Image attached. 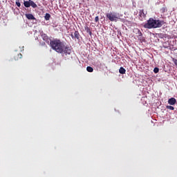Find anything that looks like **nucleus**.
Segmentation results:
<instances>
[{
  "label": "nucleus",
  "instance_id": "f257e3e1",
  "mask_svg": "<svg viewBox=\"0 0 177 177\" xmlns=\"http://www.w3.org/2000/svg\"><path fill=\"white\" fill-rule=\"evenodd\" d=\"M50 46L53 50L62 55H71V48L66 46L64 42L61 41L60 39H55L50 41Z\"/></svg>",
  "mask_w": 177,
  "mask_h": 177
},
{
  "label": "nucleus",
  "instance_id": "20e7f679",
  "mask_svg": "<svg viewBox=\"0 0 177 177\" xmlns=\"http://www.w3.org/2000/svg\"><path fill=\"white\" fill-rule=\"evenodd\" d=\"M168 103L170 106H174V104H176V99L175 97H171L168 100Z\"/></svg>",
  "mask_w": 177,
  "mask_h": 177
},
{
  "label": "nucleus",
  "instance_id": "dca6fc26",
  "mask_svg": "<svg viewBox=\"0 0 177 177\" xmlns=\"http://www.w3.org/2000/svg\"><path fill=\"white\" fill-rule=\"evenodd\" d=\"M160 71V69L157 67L154 68L153 69V73H155V74H157V73H158Z\"/></svg>",
  "mask_w": 177,
  "mask_h": 177
},
{
  "label": "nucleus",
  "instance_id": "f8f14e48",
  "mask_svg": "<svg viewBox=\"0 0 177 177\" xmlns=\"http://www.w3.org/2000/svg\"><path fill=\"white\" fill-rule=\"evenodd\" d=\"M30 6H32V8H34V9H35V8H37V4L32 0H30Z\"/></svg>",
  "mask_w": 177,
  "mask_h": 177
},
{
  "label": "nucleus",
  "instance_id": "2eb2a0df",
  "mask_svg": "<svg viewBox=\"0 0 177 177\" xmlns=\"http://www.w3.org/2000/svg\"><path fill=\"white\" fill-rule=\"evenodd\" d=\"M166 109H167L168 110H175V108L171 105L166 106Z\"/></svg>",
  "mask_w": 177,
  "mask_h": 177
},
{
  "label": "nucleus",
  "instance_id": "9b49d317",
  "mask_svg": "<svg viewBox=\"0 0 177 177\" xmlns=\"http://www.w3.org/2000/svg\"><path fill=\"white\" fill-rule=\"evenodd\" d=\"M84 28H85V30L86 31V32H88V34H89V35H92V31L91 30V28L86 26Z\"/></svg>",
  "mask_w": 177,
  "mask_h": 177
},
{
  "label": "nucleus",
  "instance_id": "7ed1b4c3",
  "mask_svg": "<svg viewBox=\"0 0 177 177\" xmlns=\"http://www.w3.org/2000/svg\"><path fill=\"white\" fill-rule=\"evenodd\" d=\"M106 17L110 21H117L118 20V16L114 12L106 13Z\"/></svg>",
  "mask_w": 177,
  "mask_h": 177
},
{
  "label": "nucleus",
  "instance_id": "ddd939ff",
  "mask_svg": "<svg viewBox=\"0 0 177 177\" xmlns=\"http://www.w3.org/2000/svg\"><path fill=\"white\" fill-rule=\"evenodd\" d=\"M45 20L48 21L50 19V14L46 13L44 16Z\"/></svg>",
  "mask_w": 177,
  "mask_h": 177
},
{
  "label": "nucleus",
  "instance_id": "412c9836",
  "mask_svg": "<svg viewBox=\"0 0 177 177\" xmlns=\"http://www.w3.org/2000/svg\"><path fill=\"white\" fill-rule=\"evenodd\" d=\"M43 39H44V41H46V39H48V36L44 37L43 38Z\"/></svg>",
  "mask_w": 177,
  "mask_h": 177
},
{
  "label": "nucleus",
  "instance_id": "39448f33",
  "mask_svg": "<svg viewBox=\"0 0 177 177\" xmlns=\"http://www.w3.org/2000/svg\"><path fill=\"white\" fill-rule=\"evenodd\" d=\"M25 16L28 20H35V17L32 14H26Z\"/></svg>",
  "mask_w": 177,
  "mask_h": 177
},
{
  "label": "nucleus",
  "instance_id": "4468645a",
  "mask_svg": "<svg viewBox=\"0 0 177 177\" xmlns=\"http://www.w3.org/2000/svg\"><path fill=\"white\" fill-rule=\"evenodd\" d=\"M86 70L88 73H93V68L91 66H87Z\"/></svg>",
  "mask_w": 177,
  "mask_h": 177
},
{
  "label": "nucleus",
  "instance_id": "9d476101",
  "mask_svg": "<svg viewBox=\"0 0 177 177\" xmlns=\"http://www.w3.org/2000/svg\"><path fill=\"white\" fill-rule=\"evenodd\" d=\"M119 73L120 74H125V73H127V70H125L124 67H120L119 69Z\"/></svg>",
  "mask_w": 177,
  "mask_h": 177
},
{
  "label": "nucleus",
  "instance_id": "423d86ee",
  "mask_svg": "<svg viewBox=\"0 0 177 177\" xmlns=\"http://www.w3.org/2000/svg\"><path fill=\"white\" fill-rule=\"evenodd\" d=\"M24 5L25 8H30V6H31V3L29 1H24Z\"/></svg>",
  "mask_w": 177,
  "mask_h": 177
},
{
  "label": "nucleus",
  "instance_id": "a211bd4d",
  "mask_svg": "<svg viewBox=\"0 0 177 177\" xmlns=\"http://www.w3.org/2000/svg\"><path fill=\"white\" fill-rule=\"evenodd\" d=\"M95 23H97V21H99V17H95Z\"/></svg>",
  "mask_w": 177,
  "mask_h": 177
},
{
  "label": "nucleus",
  "instance_id": "aec40b11",
  "mask_svg": "<svg viewBox=\"0 0 177 177\" xmlns=\"http://www.w3.org/2000/svg\"><path fill=\"white\" fill-rule=\"evenodd\" d=\"M71 37L73 39H75V37L74 36V35L71 34Z\"/></svg>",
  "mask_w": 177,
  "mask_h": 177
},
{
  "label": "nucleus",
  "instance_id": "0eeeda50",
  "mask_svg": "<svg viewBox=\"0 0 177 177\" xmlns=\"http://www.w3.org/2000/svg\"><path fill=\"white\" fill-rule=\"evenodd\" d=\"M74 36H75V39H80V32H78V30H75L74 32Z\"/></svg>",
  "mask_w": 177,
  "mask_h": 177
},
{
  "label": "nucleus",
  "instance_id": "6e6552de",
  "mask_svg": "<svg viewBox=\"0 0 177 177\" xmlns=\"http://www.w3.org/2000/svg\"><path fill=\"white\" fill-rule=\"evenodd\" d=\"M21 57H23L21 53H18L17 55H15L14 59L15 60H19V59H21Z\"/></svg>",
  "mask_w": 177,
  "mask_h": 177
},
{
  "label": "nucleus",
  "instance_id": "f03ea898",
  "mask_svg": "<svg viewBox=\"0 0 177 177\" xmlns=\"http://www.w3.org/2000/svg\"><path fill=\"white\" fill-rule=\"evenodd\" d=\"M164 24H165V22L164 21L149 18L147 21V23L144 24V28L148 29L160 28L162 27Z\"/></svg>",
  "mask_w": 177,
  "mask_h": 177
},
{
  "label": "nucleus",
  "instance_id": "6ab92c4d",
  "mask_svg": "<svg viewBox=\"0 0 177 177\" xmlns=\"http://www.w3.org/2000/svg\"><path fill=\"white\" fill-rule=\"evenodd\" d=\"M173 62H174V64H176V66H177V59L174 58Z\"/></svg>",
  "mask_w": 177,
  "mask_h": 177
},
{
  "label": "nucleus",
  "instance_id": "f3484780",
  "mask_svg": "<svg viewBox=\"0 0 177 177\" xmlns=\"http://www.w3.org/2000/svg\"><path fill=\"white\" fill-rule=\"evenodd\" d=\"M16 5H17V6H18V8H20V6H21V4L19 1L16 2Z\"/></svg>",
  "mask_w": 177,
  "mask_h": 177
},
{
  "label": "nucleus",
  "instance_id": "4be33fe9",
  "mask_svg": "<svg viewBox=\"0 0 177 177\" xmlns=\"http://www.w3.org/2000/svg\"><path fill=\"white\" fill-rule=\"evenodd\" d=\"M66 60H70V58H68L67 57H65Z\"/></svg>",
  "mask_w": 177,
  "mask_h": 177
},
{
  "label": "nucleus",
  "instance_id": "1a4fd4ad",
  "mask_svg": "<svg viewBox=\"0 0 177 177\" xmlns=\"http://www.w3.org/2000/svg\"><path fill=\"white\" fill-rule=\"evenodd\" d=\"M140 17H146V14H145V11L143 10H140L139 12Z\"/></svg>",
  "mask_w": 177,
  "mask_h": 177
}]
</instances>
